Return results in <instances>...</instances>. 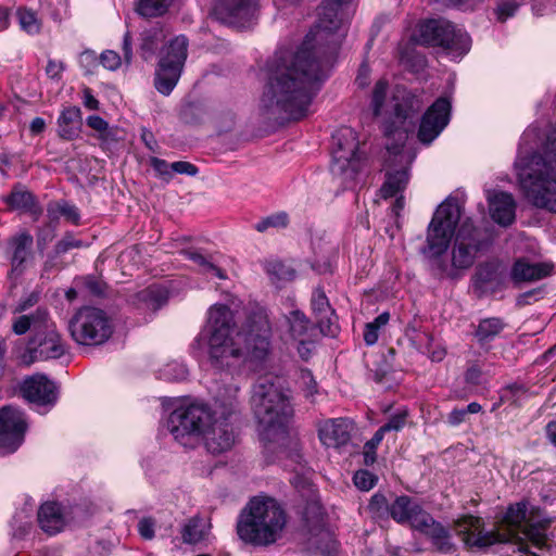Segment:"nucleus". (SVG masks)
<instances>
[{
  "instance_id": "1",
  "label": "nucleus",
  "mask_w": 556,
  "mask_h": 556,
  "mask_svg": "<svg viewBox=\"0 0 556 556\" xmlns=\"http://www.w3.org/2000/svg\"><path fill=\"white\" fill-rule=\"evenodd\" d=\"M353 13L351 0H324L317 24L303 42L276 52L261 102L269 111L300 119L308 113L318 83L329 71L343 25Z\"/></svg>"
},
{
  "instance_id": "2",
  "label": "nucleus",
  "mask_w": 556,
  "mask_h": 556,
  "mask_svg": "<svg viewBox=\"0 0 556 556\" xmlns=\"http://www.w3.org/2000/svg\"><path fill=\"white\" fill-rule=\"evenodd\" d=\"M273 328L265 307L249 311L243 326L237 328L233 311L226 304L210 306L206 320L190 344L194 358H207L217 371L233 374L241 365L256 368L271 351Z\"/></svg>"
},
{
  "instance_id": "3",
  "label": "nucleus",
  "mask_w": 556,
  "mask_h": 556,
  "mask_svg": "<svg viewBox=\"0 0 556 556\" xmlns=\"http://www.w3.org/2000/svg\"><path fill=\"white\" fill-rule=\"evenodd\" d=\"M238 392L239 388L230 383L216 389L212 404L191 397L174 399L166 406L164 427L185 447L203 443L212 454L226 452L235 443L228 417L238 407Z\"/></svg>"
},
{
  "instance_id": "4",
  "label": "nucleus",
  "mask_w": 556,
  "mask_h": 556,
  "mask_svg": "<svg viewBox=\"0 0 556 556\" xmlns=\"http://www.w3.org/2000/svg\"><path fill=\"white\" fill-rule=\"evenodd\" d=\"M515 172L525 200L556 213V126L538 119L522 134Z\"/></svg>"
},
{
  "instance_id": "5",
  "label": "nucleus",
  "mask_w": 556,
  "mask_h": 556,
  "mask_svg": "<svg viewBox=\"0 0 556 556\" xmlns=\"http://www.w3.org/2000/svg\"><path fill=\"white\" fill-rule=\"evenodd\" d=\"M551 520L543 513L522 501L510 505L503 518L504 532L484 531L482 520L475 516H464L455 521V530L467 546L486 547L495 543L513 542L520 556H539L530 552L527 542L542 548L547 542V527Z\"/></svg>"
},
{
  "instance_id": "6",
  "label": "nucleus",
  "mask_w": 556,
  "mask_h": 556,
  "mask_svg": "<svg viewBox=\"0 0 556 556\" xmlns=\"http://www.w3.org/2000/svg\"><path fill=\"white\" fill-rule=\"evenodd\" d=\"M400 94L393 96L392 104L395 122L402 124L400 128H387L388 139H394L399 142L387 143V161H386V181L380 189L383 199L395 198L391 211L397 218L404 210L405 201L402 191L406 188L409 180L408 166L416 157V152L407 149L403 140L407 138L412 119L421 109V100L412 93L403 90L401 102Z\"/></svg>"
},
{
  "instance_id": "7",
  "label": "nucleus",
  "mask_w": 556,
  "mask_h": 556,
  "mask_svg": "<svg viewBox=\"0 0 556 556\" xmlns=\"http://www.w3.org/2000/svg\"><path fill=\"white\" fill-rule=\"evenodd\" d=\"M463 205L455 198H447L437 208L427 232L425 253L430 257L441 256L448 248L456 226H460L455 235L452 249V265L457 269L469 268L480 249L477 231L470 218L462 219Z\"/></svg>"
},
{
  "instance_id": "8",
  "label": "nucleus",
  "mask_w": 556,
  "mask_h": 556,
  "mask_svg": "<svg viewBox=\"0 0 556 556\" xmlns=\"http://www.w3.org/2000/svg\"><path fill=\"white\" fill-rule=\"evenodd\" d=\"M251 406L265 451L274 452L278 448L280 454H285L286 448L292 443L289 434L292 407L280 379L260 378L253 387Z\"/></svg>"
},
{
  "instance_id": "9",
  "label": "nucleus",
  "mask_w": 556,
  "mask_h": 556,
  "mask_svg": "<svg viewBox=\"0 0 556 556\" xmlns=\"http://www.w3.org/2000/svg\"><path fill=\"white\" fill-rule=\"evenodd\" d=\"M286 525V511L276 500L256 496L240 514L237 533L248 544L268 546L281 538Z\"/></svg>"
},
{
  "instance_id": "10",
  "label": "nucleus",
  "mask_w": 556,
  "mask_h": 556,
  "mask_svg": "<svg viewBox=\"0 0 556 556\" xmlns=\"http://www.w3.org/2000/svg\"><path fill=\"white\" fill-rule=\"evenodd\" d=\"M365 165L357 134L342 127L332 136L331 173L344 188H351Z\"/></svg>"
},
{
  "instance_id": "11",
  "label": "nucleus",
  "mask_w": 556,
  "mask_h": 556,
  "mask_svg": "<svg viewBox=\"0 0 556 556\" xmlns=\"http://www.w3.org/2000/svg\"><path fill=\"white\" fill-rule=\"evenodd\" d=\"M389 513L397 523L409 525L414 530L429 536L438 549H451L448 531L437 522L417 500L407 495L397 496L389 506Z\"/></svg>"
},
{
  "instance_id": "12",
  "label": "nucleus",
  "mask_w": 556,
  "mask_h": 556,
  "mask_svg": "<svg viewBox=\"0 0 556 556\" xmlns=\"http://www.w3.org/2000/svg\"><path fill=\"white\" fill-rule=\"evenodd\" d=\"M413 39L420 45L440 46L453 60L467 54L471 47L469 35L446 20H430L418 25Z\"/></svg>"
},
{
  "instance_id": "13",
  "label": "nucleus",
  "mask_w": 556,
  "mask_h": 556,
  "mask_svg": "<svg viewBox=\"0 0 556 556\" xmlns=\"http://www.w3.org/2000/svg\"><path fill=\"white\" fill-rule=\"evenodd\" d=\"M72 338L83 345H100L113 332V325L108 314L98 307L85 306L76 312L70 325Z\"/></svg>"
},
{
  "instance_id": "14",
  "label": "nucleus",
  "mask_w": 556,
  "mask_h": 556,
  "mask_svg": "<svg viewBox=\"0 0 556 556\" xmlns=\"http://www.w3.org/2000/svg\"><path fill=\"white\" fill-rule=\"evenodd\" d=\"M188 50V40L185 36L170 39L160 51L159 64L155 73V88L159 92L168 96L177 85Z\"/></svg>"
},
{
  "instance_id": "15",
  "label": "nucleus",
  "mask_w": 556,
  "mask_h": 556,
  "mask_svg": "<svg viewBox=\"0 0 556 556\" xmlns=\"http://www.w3.org/2000/svg\"><path fill=\"white\" fill-rule=\"evenodd\" d=\"M27 420L22 410L5 406L0 409V454L14 453L24 442Z\"/></svg>"
},
{
  "instance_id": "16",
  "label": "nucleus",
  "mask_w": 556,
  "mask_h": 556,
  "mask_svg": "<svg viewBox=\"0 0 556 556\" xmlns=\"http://www.w3.org/2000/svg\"><path fill=\"white\" fill-rule=\"evenodd\" d=\"M21 393L40 414H46L58 400L56 384L41 374L25 378L21 384Z\"/></svg>"
},
{
  "instance_id": "17",
  "label": "nucleus",
  "mask_w": 556,
  "mask_h": 556,
  "mask_svg": "<svg viewBox=\"0 0 556 556\" xmlns=\"http://www.w3.org/2000/svg\"><path fill=\"white\" fill-rule=\"evenodd\" d=\"M257 12V0H216L212 14L220 23L245 28Z\"/></svg>"
},
{
  "instance_id": "18",
  "label": "nucleus",
  "mask_w": 556,
  "mask_h": 556,
  "mask_svg": "<svg viewBox=\"0 0 556 556\" xmlns=\"http://www.w3.org/2000/svg\"><path fill=\"white\" fill-rule=\"evenodd\" d=\"M451 116V102L447 98H439L424 114L419 129L418 140L430 144L447 126Z\"/></svg>"
},
{
  "instance_id": "19",
  "label": "nucleus",
  "mask_w": 556,
  "mask_h": 556,
  "mask_svg": "<svg viewBox=\"0 0 556 556\" xmlns=\"http://www.w3.org/2000/svg\"><path fill=\"white\" fill-rule=\"evenodd\" d=\"M37 345L30 351V356L26 359L23 356V362L30 364L35 361H45L50 358H59L66 352V345L56 331L55 325L49 318L41 328V331L37 333L36 338Z\"/></svg>"
},
{
  "instance_id": "20",
  "label": "nucleus",
  "mask_w": 556,
  "mask_h": 556,
  "mask_svg": "<svg viewBox=\"0 0 556 556\" xmlns=\"http://www.w3.org/2000/svg\"><path fill=\"white\" fill-rule=\"evenodd\" d=\"M486 201L490 216L494 223L507 227L515 222L517 203L511 193L501 190H488Z\"/></svg>"
},
{
  "instance_id": "21",
  "label": "nucleus",
  "mask_w": 556,
  "mask_h": 556,
  "mask_svg": "<svg viewBox=\"0 0 556 556\" xmlns=\"http://www.w3.org/2000/svg\"><path fill=\"white\" fill-rule=\"evenodd\" d=\"M352 429L353 425L349 419H328L319 425V440L326 447L338 448L349 442Z\"/></svg>"
},
{
  "instance_id": "22",
  "label": "nucleus",
  "mask_w": 556,
  "mask_h": 556,
  "mask_svg": "<svg viewBox=\"0 0 556 556\" xmlns=\"http://www.w3.org/2000/svg\"><path fill=\"white\" fill-rule=\"evenodd\" d=\"M167 299L168 293L166 289L153 285L136 293L131 298L130 303L143 314V320L148 321L167 302Z\"/></svg>"
},
{
  "instance_id": "23",
  "label": "nucleus",
  "mask_w": 556,
  "mask_h": 556,
  "mask_svg": "<svg viewBox=\"0 0 556 556\" xmlns=\"http://www.w3.org/2000/svg\"><path fill=\"white\" fill-rule=\"evenodd\" d=\"M307 329L308 319L296 308L282 314L277 325V332L285 344L294 343L298 339L305 337Z\"/></svg>"
},
{
  "instance_id": "24",
  "label": "nucleus",
  "mask_w": 556,
  "mask_h": 556,
  "mask_svg": "<svg viewBox=\"0 0 556 556\" xmlns=\"http://www.w3.org/2000/svg\"><path fill=\"white\" fill-rule=\"evenodd\" d=\"M67 517L64 507L56 502L42 504L38 511L40 528L48 534H56L65 527Z\"/></svg>"
},
{
  "instance_id": "25",
  "label": "nucleus",
  "mask_w": 556,
  "mask_h": 556,
  "mask_svg": "<svg viewBox=\"0 0 556 556\" xmlns=\"http://www.w3.org/2000/svg\"><path fill=\"white\" fill-rule=\"evenodd\" d=\"M553 266L546 263H530L517 261L511 269L515 281H535L551 275Z\"/></svg>"
},
{
  "instance_id": "26",
  "label": "nucleus",
  "mask_w": 556,
  "mask_h": 556,
  "mask_svg": "<svg viewBox=\"0 0 556 556\" xmlns=\"http://www.w3.org/2000/svg\"><path fill=\"white\" fill-rule=\"evenodd\" d=\"M33 244V237L28 232H21L10 241L12 249L11 275L18 276L24 269V264L29 257V250Z\"/></svg>"
},
{
  "instance_id": "27",
  "label": "nucleus",
  "mask_w": 556,
  "mask_h": 556,
  "mask_svg": "<svg viewBox=\"0 0 556 556\" xmlns=\"http://www.w3.org/2000/svg\"><path fill=\"white\" fill-rule=\"evenodd\" d=\"M81 124V112L78 106L65 108L59 119V135L67 140H72L78 136Z\"/></svg>"
},
{
  "instance_id": "28",
  "label": "nucleus",
  "mask_w": 556,
  "mask_h": 556,
  "mask_svg": "<svg viewBox=\"0 0 556 556\" xmlns=\"http://www.w3.org/2000/svg\"><path fill=\"white\" fill-rule=\"evenodd\" d=\"M48 314L45 309H37L31 315H18L13 319L12 330L15 334H24L33 329L36 334L41 331L42 326L48 320Z\"/></svg>"
},
{
  "instance_id": "29",
  "label": "nucleus",
  "mask_w": 556,
  "mask_h": 556,
  "mask_svg": "<svg viewBox=\"0 0 556 556\" xmlns=\"http://www.w3.org/2000/svg\"><path fill=\"white\" fill-rule=\"evenodd\" d=\"M210 522L199 516L190 518L181 529L182 541L187 544H197L208 534Z\"/></svg>"
},
{
  "instance_id": "30",
  "label": "nucleus",
  "mask_w": 556,
  "mask_h": 556,
  "mask_svg": "<svg viewBox=\"0 0 556 556\" xmlns=\"http://www.w3.org/2000/svg\"><path fill=\"white\" fill-rule=\"evenodd\" d=\"M389 84L386 79H379L372 89L370 109L375 116H380L389 112Z\"/></svg>"
},
{
  "instance_id": "31",
  "label": "nucleus",
  "mask_w": 556,
  "mask_h": 556,
  "mask_svg": "<svg viewBox=\"0 0 556 556\" xmlns=\"http://www.w3.org/2000/svg\"><path fill=\"white\" fill-rule=\"evenodd\" d=\"M264 269L270 281L277 287H280L283 282L292 280L295 276L294 270L290 266H287L278 260L265 262Z\"/></svg>"
},
{
  "instance_id": "32",
  "label": "nucleus",
  "mask_w": 556,
  "mask_h": 556,
  "mask_svg": "<svg viewBox=\"0 0 556 556\" xmlns=\"http://www.w3.org/2000/svg\"><path fill=\"white\" fill-rule=\"evenodd\" d=\"M165 37V30L161 26H154L144 30L142 33L140 46L143 58L148 59L153 55Z\"/></svg>"
},
{
  "instance_id": "33",
  "label": "nucleus",
  "mask_w": 556,
  "mask_h": 556,
  "mask_svg": "<svg viewBox=\"0 0 556 556\" xmlns=\"http://www.w3.org/2000/svg\"><path fill=\"white\" fill-rule=\"evenodd\" d=\"M173 0H136L135 10L143 17H157L167 12Z\"/></svg>"
},
{
  "instance_id": "34",
  "label": "nucleus",
  "mask_w": 556,
  "mask_h": 556,
  "mask_svg": "<svg viewBox=\"0 0 556 556\" xmlns=\"http://www.w3.org/2000/svg\"><path fill=\"white\" fill-rule=\"evenodd\" d=\"M189 370L187 366L179 361H172L164 364L157 371L160 379L166 381H182L187 379Z\"/></svg>"
},
{
  "instance_id": "35",
  "label": "nucleus",
  "mask_w": 556,
  "mask_h": 556,
  "mask_svg": "<svg viewBox=\"0 0 556 556\" xmlns=\"http://www.w3.org/2000/svg\"><path fill=\"white\" fill-rule=\"evenodd\" d=\"M504 328V324L498 318H486L480 321L476 331V337L481 343L493 340Z\"/></svg>"
},
{
  "instance_id": "36",
  "label": "nucleus",
  "mask_w": 556,
  "mask_h": 556,
  "mask_svg": "<svg viewBox=\"0 0 556 556\" xmlns=\"http://www.w3.org/2000/svg\"><path fill=\"white\" fill-rule=\"evenodd\" d=\"M390 320V314L388 312L381 313L377 316L374 321L366 324L364 329V341L367 345H374L379 339V331Z\"/></svg>"
},
{
  "instance_id": "37",
  "label": "nucleus",
  "mask_w": 556,
  "mask_h": 556,
  "mask_svg": "<svg viewBox=\"0 0 556 556\" xmlns=\"http://www.w3.org/2000/svg\"><path fill=\"white\" fill-rule=\"evenodd\" d=\"M188 255L190 260L200 266L202 273L205 274L207 278H218L220 280L227 279L226 273L212 262L207 261L202 254L198 252H189Z\"/></svg>"
},
{
  "instance_id": "38",
  "label": "nucleus",
  "mask_w": 556,
  "mask_h": 556,
  "mask_svg": "<svg viewBox=\"0 0 556 556\" xmlns=\"http://www.w3.org/2000/svg\"><path fill=\"white\" fill-rule=\"evenodd\" d=\"M16 14L18 24L24 31L29 35H36L40 31L41 22L34 11L21 8Z\"/></svg>"
},
{
  "instance_id": "39",
  "label": "nucleus",
  "mask_w": 556,
  "mask_h": 556,
  "mask_svg": "<svg viewBox=\"0 0 556 556\" xmlns=\"http://www.w3.org/2000/svg\"><path fill=\"white\" fill-rule=\"evenodd\" d=\"M406 417V410H400L396 414L392 415L389 421L376 431V442L379 440H383L384 433L388 431L401 430L405 426Z\"/></svg>"
},
{
  "instance_id": "40",
  "label": "nucleus",
  "mask_w": 556,
  "mask_h": 556,
  "mask_svg": "<svg viewBox=\"0 0 556 556\" xmlns=\"http://www.w3.org/2000/svg\"><path fill=\"white\" fill-rule=\"evenodd\" d=\"M8 204L16 210H27L34 203V197L26 190L15 189L7 200Z\"/></svg>"
},
{
  "instance_id": "41",
  "label": "nucleus",
  "mask_w": 556,
  "mask_h": 556,
  "mask_svg": "<svg viewBox=\"0 0 556 556\" xmlns=\"http://www.w3.org/2000/svg\"><path fill=\"white\" fill-rule=\"evenodd\" d=\"M520 4L516 0H500L494 9L498 22H506L518 11Z\"/></svg>"
},
{
  "instance_id": "42",
  "label": "nucleus",
  "mask_w": 556,
  "mask_h": 556,
  "mask_svg": "<svg viewBox=\"0 0 556 556\" xmlns=\"http://www.w3.org/2000/svg\"><path fill=\"white\" fill-rule=\"evenodd\" d=\"M157 528V521L152 516H142L137 523V531L143 540H153Z\"/></svg>"
},
{
  "instance_id": "43",
  "label": "nucleus",
  "mask_w": 556,
  "mask_h": 556,
  "mask_svg": "<svg viewBox=\"0 0 556 556\" xmlns=\"http://www.w3.org/2000/svg\"><path fill=\"white\" fill-rule=\"evenodd\" d=\"M288 224V215L286 213H277L270 215L255 225V229L260 232L266 231L269 228H283Z\"/></svg>"
},
{
  "instance_id": "44",
  "label": "nucleus",
  "mask_w": 556,
  "mask_h": 556,
  "mask_svg": "<svg viewBox=\"0 0 556 556\" xmlns=\"http://www.w3.org/2000/svg\"><path fill=\"white\" fill-rule=\"evenodd\" d=\"M299 383L303 389L304 395L313 401V396L318 392L317 383L312 375V372L307 369H302L300 372Z\"/></svg>"
},
{
  "instance_id": "45",
  "label": "nucleus",
  "mask_w": 556,
  "mask_h": 556,
  "mask_svg": "<svg viewBox=\"0 0 556 556\" xmlns=\"http://www.w3.org/2000/svg\"><path fill=\"white\" fill-rule=\"evenodd\" d=\"M299 383L303 389L304 395L313 401V396L318 392L317 383L312 375V372L307 369H302L300 372Z\"/></svg>"
},
{
  "instance_id": "46",
  "label": "nucleus",
  "mask_w": 556,
  "mask_h": 556,
  "mask_svg": "<svg viewBox=\"0 0 556 556\" xmlns=\"http://www.w3.org/2000/svg\"><path fill=\"white\" fill-rule=\"evenodd\" d=\"M49 213L53 215L60 214L73 224H77L79 220V213L76 206L71 205L66 202L59 203L54 207H50Z\"/></svg>"
},
{
  "instance_id": "47",
  "label": "nucleus",
  "mask_w": 556,
  "mask_h": 556,
  "mask_svg": "<svg viewBox=\"0 0 556 556\" xmlns=\"http://www.w3.org/2000/svg\"><path fill=\"white\" fill-rule=\"evenodd\" d=\"M354 484L362 491H368L376 484L377 478L367 470H358L353 477Z\"/></svg>"
},
{
  "instance_id": "48",
  "label": "nucleus",
  "mask_w": 556,
  "mask_h": 556,
  "mask_svg": "<svg viewBox=\"0 0 556 556\" xmlns=\"http://www.w3.org/2000/svg\"><path fill=\"white\" fill-rule=\"evenodd\" d=\"M312 306L317 315H326L330 311L328 299L323 290L316 289L313 292Z\"/></svg>"
},
{
  "instance_id": "49",
  "label": "nucleus",
  "mask_w": 556,
  "mask_h": 556,
  "mask_svg": "<svg viewBox=\"0 0 556 556\" xmlns=\"http://www.w3.org/2000/svg\"><path fill=\"white\" fill-rule=\"evenodd\" d=\"M80 247H83V242L80 240L76 239L72 235H66L63 239H61L56 243V245L54 248V252L56 255H61V254L68 252L72 249H76V248H80Z\"/></svg>"
},
{
  "instance_id": "50",
  "label": "nucleus",
  "mask_w": 556,
  "mask_h": 556,
  "mask_svg": "<svg viewBox=\"0 0 556 556\" xmlns=\"http://www.w3.org/2000/svg\"><path fill=\"white\" fill-rule=\"evenodd\" d=\"M100 63L110 71H116L122 65V58L113 50H106L100 55Z\"/></svg>"
},
{
  "instance_id": "51",
  "label": "nucleus",
  "mask_w": 556,
  "mask_h": 556,
  "mask_svg": "<svg viewBox=\"0 0 556 556\" xmlns=\"http://www.w3.org/2000/svg\"><path fill=\"white\" fill-rule=\"evenodd\" d=\"M150 165L153 167V169L160 177L164 179H169L172 177L173 170L170 164H168L165 160L159 157H151Z\"/></svg>"
},
{
  "instance_id": "52",
  "label": "nucleus",
  "mask_w": 556,
  "mask_h": 556,
  "mask_svg": "<svg viewBox=\"0 0 556 556\" xmlns=\"http://www.w3.org/2000/svg\"><path fill=\"white\" fill-rule=\"evenodd\" d=\"M382 440L376 442V433L364 446V462L366 465H371L376 460V448Z\"/></svg>"
},
{
  "instance_id": "53",
  "label": "nucleus",
  "mask_w": 556,
  "mask_h": 556,
  "mask_svg": "<svg viewBox=\"0 0 556 556\" xmlns=\"http://www.w3.org/2000/svg\"><path fill=\"white\" fill-rule=\"evenodd\" d=\"M170 167L172 170L177 174H186L189 176L198 174V168L193 164L185 161L174 162L170 164Z\"/></svg>"
},
{
  "instance_id": "54",
  "label": "nucleus",
  "mask_w": 556,
  "mask_h": 556,
  "mask_svg": "<svg viewBox=\"0 0 556 556\" xmlns=\"http://www.w3.org/2000/svg\"><path fill=\"white\" fill-rule=\"evenodd\" d=\"M64 68L65 67L63 62L56 60H49L46 67V73L49 78L59 80L62 76Z\"/></svg>"
},
{
  "instance_id": "55",
  "label": "nucleus",
  "mask_w": 556,
  "mask_h": 556,
  "mask_svg": "<svg viewBox=\"0 0 556 556\" xmlns=\"http://www.w3.org/2000/svg\"><path fill=\"white\" fill-rule=\"evenodd\" d=\"M87 125L98 131L102 138H104V134L108 131L109 125L108 123L98 115H91L87 118Z\"/></svg>"
},
{
  "instance_id": "56",
  "label": "nucleus",
  "mask_w": 556,
  "mask_h": 556,
  "mask_svg": "<svg viewBox=\"0 0 556 556\" xmlns=\"http://www.w3.org/2000/svg\"><path fill=\"white\" fill-rule=\"evenodd\" d=\"M427 353L429 354V357L432 361L441 362L444 358L446 351L440 344H437L435 346H433L432 339H430L429 345L427 346Z\"/></svg>"
},
{
  "instance_id": "57",
  "label": "nucleus",
  "mask_w": 556,
  "mask_h": 556,
  "mask_svg": "<svg viewBox=\"0 0 556 556\" xmlns=\"http://www.w3.org/2000/svg\"><path fill=\"white\" fill-rule=\"evenodd\" d=\"M532 12L536 16H545L554 13V10L551 3H546L543 1H534L532 3Z\"/></svg>"
},
{
  "instance_id": "58",
  "label": "nucleus",
  "mask_w": 556,
  "mask_h": 556,
  "mask_svg": "<svg viewBox=\"0 0 556 556\" xmlns=\"http://www.w3.org/2000/svg\"><path fill=\"white\" fill-rule=\"evenodd\" d=\"M83 103L88 110H98L99 108V101L93 97L89 88L84 89Z\"/></svg>"
},
{
  "instance_id": "59",
  "label": "nucleus",
  "mask_w": 556,
  "mask_h": 556,
  "mask_svg": "<svg viewBox=\"0 0 556 556\" xmlns=\"http://www.w3.org/2000/svg\"><path fill=\"white\" fill-rule=\"evenodd\" d=\"M467 415L465 408H456L452 410L448 415V422L452 426H457L465 420V416Z\"/></svg>"
},
{
  "instance_id": "60",
  "label": "nucleus",
  "mask_w": 556,
  "mask_h": 556,
  "mask_svg": "<svg viewBox=\"0 0 556 556\" xmlns=\"http://www.w3.org/2000/svg\"><path fill=\"white\" fill-rule=\"evenodd\" d=\"M294 343H298V352L303 359H307L311 355V342H306L304 337L298 339Z\"/></svg>"
},
{
  "instance_id": "61",
  "label": "nucleus",
  "mask_w": 556,
  "mask_h": 556,
  "mask_svg": "<svg viewBox=\"0 0 556 556\" xmlns=\"http://www.w3.org/2000/svg\"><path fill=\"white\" fill-rule=\"evenodd\" d=\"M123 53H124V60L126 63H130L132 58V48H131V38L129 33H126L124 35L123 39Z\"/></svg>"
},
{
  "instance_id": "62",
  "label": "nucleus",
  "mask_w": 556,
  "mask_h": 556,
  "mask_svg": "<svg viewBox=\"0 0 556 556\" xmlns=\"http://www.w3.org/2000/svg\"><path fill=\"white\" fill-rule=\"evenodd\" d=\"M29 128H30V132H31L33 135H35V136H36V135H39V134H41V132L45 130V128H46V122H45V119H43V118H41V117H36V118H34V119L31 121V123H30V127H29Z\"/></svg>"
},
{
  "instance_id": "63",
  "label": "nucleus",
  "mask_w": 556,
  "mask_h": 556,
  "mask_svg": "<svg viewBox=\"0 0 556 556\" xmlns=\"http://www.w3.org/2000/svg\"><path fill=\"white\" fill-rule=\"evenodd\" d=\"M481 376V371L478 367L472 366L466 371V381L470 383H478Z\"/></svg>"
},
{
  "instance_id": "64",
  "label": "nucleus",
  "mask_w": 556,
  "mask_h": 556,
  "mask_svg": "<svg viewBox=\"0 0 556 556\" xmlns=\"http://www.w3.org/2000/svg\"><path fill=\"white\" fill-rule=\"evenodd\" d=\"M546 434L549 441L556 445V421L553 420L546 426Z\"/></svg>"
}]
</instances>
